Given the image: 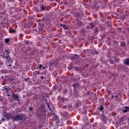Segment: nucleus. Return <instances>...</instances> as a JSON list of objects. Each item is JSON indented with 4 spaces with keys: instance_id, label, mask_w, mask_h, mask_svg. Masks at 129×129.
Masks as SVG:
<instances>
[{
    "instance_id": "nucleus-41",
    "label": "nucleus",
    "mask_w": 129,
    "mask_h": 129,
    "mask_svg": "<svg viewBox=\"0 0 129 129\" xmlns=\"http://www.w3.org/2000/svg\"><path fill=\"white\" fill-rule=\"evenodd\" d=\"M2 78H3V77H4V76H2Z\"/></svg>"
},
{
    "instance_id": "nucleus-8",
    "label": "nucleus",
    "mask_w": 129,
    "mask_h": 129,
    "mask_svg": "<svg viewBox=\"0 0 129 129\" xmlns=\"http://www.w3.org/2000/svg\"><path fill=\"white\" fill-rule=\"evenodd\" d=\"M61 114H62L64 117H66L67 115H68V112L63 111V112H61Z\"/></svg>"
},
{
    "instance_id": "nucleus-33",
    "label": "nucleus",
    "mask_w": 129,
    "mask_h": 129,
    "mask_svg": "<svg viewBox=\"0 0 129 129\" xmlns=\"http://www.w3.org/2000/svg\"><path fill=\"white\" fill-rule=\"evenodd\" d=\"M127 123H129V118H128Z\"/></svg>"
},
{
    "instance_id": "nucleus-15",
    "label": "nucleus",
    "mask_w": 129,
    "mask_h": 129,
    "mask_svg": "<svg viewBox=\"0 0 129 129\" xmlns=\"http://www.w3.org/2000/svg\"><path fill=\"white\" fill-rule=\"evenodd\" d=\"M90 25L91 26V29H93V28H94V24H93V23H90Z\"/></svg>"
},
{
    "instance_id": "nucleus-19",
    "label": "nucleus",
    "mask_w": 129,
    "mask_h": 129,
    "mask_svg": "<svg viewBox=\"0 0 129 129\" xmlns=\"http://www.w3.org/2000/svg\"><path fill=\"white\" fill-rule=\"evenodd\" d=\"M30 43V41L29 40H26L25 41L26 45H29V43Z\"/></svg>"
},
{
    "instance_id": "nucleus-14",
    "label": "nucleus",
    "mask_w": 129,
    "mask_h": 129,
    "mask_svg": "<svg viewBox=\"0 0 129 129\" xmlns=\"http://www.w3.org/2000/svg\"><path fill=\"white\" fill-rule=\"evenodd\" d=\"M55 120L56 123H59V118H58V117H55Z\"/></svg>"
},
{
    "instance_id": "nucleus-34",
    "label": "nucleus",
    "mask_w": 129,
    "mask_h": 129,
    "mask_svg": "<svg viewBox=\"0 0 129 129\" xmlns=\"http://www.w3.org/2000/svg\"><path fill=\"white\" fill-rule=\"evenodd\" d=\"M48 108H49V109H50V106L48 105Z\"/></svg>"
},
{
    "instance_id": "nucleus-12",
    "label": "nucleus",
    "mask_w": 129,
    "mask_h": 129,
    "mask_svg": "<svg viewBox=\"0 0 129 129\" xmlns=\"http://www.w3.org/2000/svg\"><path fill=\"white\" fill-rule=\"evenodd\" d=\"M33 74L34 75H35V76H36V75H39L40 74V73L37 72V71H35V72H33Z\"/></svg>"
},
{
    "instance_id": "nucleus-39",
    "label": "nucleus",
    "mask_w": 129,
    "mask_h": 129,
    "mask_svg": "<svg viewBox=\"0 0 129 129\" xmlns=\"http://www.w3.org/2000/svg\"><path fill=\"white\" fill-rule=\"evenodd\" d=\"M112 98H113V95H112Z\"/></svg>"
},
{
    "instance_id": "nucleus-27",
    "label": "nucleus",
    "mask_w": 129,
    "mask_h": 129,
    "mask_svg": "<svg viewBox=\"0 0 129 129\" xmlns=\"http://www.w3.org/2000/svg\"><path fill=\"white\" fill-rule=\"evenodd\" d=\"M40 79H41L42 80H44V77L43 76H41L40 77Z\"/></svg>"
},
{
    "instance_id": "nucleus-36",
    "label": "nucleus",
    "mask_w": 129,
    "mask_h": 129,
    "mask_svg": "<svg viewBox=\"0 0 129 129\" xmlns=\"http://www.w3.org/2000/svg\"><path fill=\"white\" fill-rule=\"evenodd\" d=\"M115 97H116V98H117V97H118L117 95H116V96H115Z\"/></svg>"
},
{
    "instance_id": "nucleus-40",
    "label": "nucleus",
    "mask_w": 129,
    "mask_h": 129,
    "mask_svg": "<svg viewBox=\"0 0 129 129\" xmlns=\"http://www.w3.org/2000/svg\"><path fill=\"white\" fill-rule=\"evenodd\" d=\"M94 124H94L93 125V126H94Z\"/></svg>"
},
{
    "instance_id": "nucleus-24",
    "label": "nucleus",
    "mask_w": 129,
    "mask_h": 129,
    "mask_svg": "<svg viewBox=\"0 0 129 129\" xmlns=\"http://www.w3.org/2000/svg\"><path fill=\"white\" fill-rule=\"evenodd\" d=\"M63 93H64L65 94H66V93H67V90H63Z\"/></svg>"
},
{
    "instance_id": "nucleus-7",
    "label": "nucleus",
    "mask_w": 129,
    "mask_h": 129,
    "mask_svg": "<svg viewBox=\"0 0 129 129\" xmlns=\"http://www.w3.org/2000/svg\"><path fill=\"white\" fill-rule=\"evenodd\" d=\"M3 89L5 91L6 93H8V92H9V87H7V86H5L4 87Z\"/></svg>"
},
{
    "instance_id": "nucleus-31",
    "label": "nucleus",
    "mask_w": 129,
    "mask_h": 129,
    "mask_svg": "<svg viewBox=\"0 0 129 129\" xmlns=\"http://www.w3.org/2000/svg\"><path fill=\"white\" fill-rule=\"evenodd\" d=\"M42 68H43V70L46 69V67H42Z\"/></svg>"
},
{
    "instance_id": "nucleus-18",
    "label": "nucleus",
    "mask_w": 129,
    "mask_h": 129,
    "mask_svg": "<svg viewBox=\"0 0 129 129\" xmlns=\"http://www.w3.org/2000/svg\"><path fill=\"white\" fill-rule=\"evenodd\" d=\"M5 42L8 43L10 42V39L9 38H6L5 39Z\"/></svg>"
},
{
    "instance_id": "nucleus-16",
    "label": "nucleus",
    "mask_w": 129,
    "mask_h": 129,
    "mask_svg": "<svg viewBox=\"0 0 129 129\" xmlns=\"http://www.w3.org/2000/svg\"><path fill=\"white\" fill-rule=\"evenodd\" d=\"M75 70H76L77 71H79L80 70V69L78 67H75Z\"/></svg>"
},
{
    "instance_id": "nucleus-25",
    "label": "nucleus",
    "mask_w": 129,
    "mask_h": 129,
    "mask_svg": "<svg viewBox=\"0 0 129 129\" xmlns=\"http://www.w3.org/2000/svg\"><path fill=\"white\" fill-rule=\"evenodd\" d=\"M35 10L36 12H39V9H38V8H35Z\"/></svg>"
},
{
    "instance_id": "nucleus-6",
    "label": "nucleus",
    "mask_w": 129,
    "mask_h": 129,
    "mask_svg": "<svg viewBox=\"0 0 129 129\" xmlns=\"http://www.w3.org/2000/svg\"><path fill=\"white\" fill-rule=\"evenodd\" d=\"M9 33H11L12 34H15V33H16V30L13 29V28H11L9 29Z\"/></svg>"
},
{
    "instance_id": "nucleus-1",
    "label": "nucleus",
    "mask_w": 129,
    "mask_h": 129,
    "mask_svg": "<svg viewBox=\"0 0 129 129\" xmlns=\"http://www.w3.org/2000/svg\"><path fill=\"white\" fill-rule=\"evenodd\" d=\"M3 116H4L5 118H7V119H13L14 121H22L25 117V114L21 113L18 115H13L9 112H4Z\"/></svg>"
},
{
    "instance_id": "nucleus-29",
    "label": "nucleus",
    "mask_w": 129,
    "mask_h": 129,
    "mask_svg": "<svg viewBox=\"0 0 129 129\" xmlns=\"http://www.w3.org/2000/svg\"><path fill=\"white\" fill-rule=\"evenodd\" d=\"M62 108H65V109L67 108V106H66V105L63 106L62 107Z\"/></svg>"
},
{
    "instance_id": "nucleus-20",
    "label": "nucleus",
    "mask_w": 129,
    "mask_h": 129,
    "mask_svg": "<svg viewBox=\"0 0 129 129\" xmlns=\"http://www.w3.org/2000/svg\"><path fill=\"white\" fill-rule=\"evenodd\" d=\"M100 110H103V107L102 106H101L99 108Z\"/></svg>"
},
{
    "instance_id": "nucleus-32",
    "label": "nucleus",
    "mask_w": 129,
    "mask_h": 129,
    "mask_svg": "<svg viewBox=\"0 0 129 129\" xmlns=\"http://www.w3.org/2000/svg\"><path fill=\"white\" fill-rule=\"evenodd\" d=\"M7 95H8V96H11V94H8Z\"/></svg>"
},
{
    "instance_id": "nucleus-37",
    "label": "nucleus",
    "mask_w": 129,
    "mask_h": 129,
    "mask_svg": "<svg viewBox=\"0 0 129 129\" xmlns=\"http://www.w3.org/2000/svg\"><path fill=\"white\" fill-rule=\"evenodd\" d=\"M20 36H23V34H20Z\"/></svg>"
},
{
    "instance_id": "nucleus-30",
    "label": "nucleus",
    "mask_w": 129,
    "mask_h": 129,
    "mask_svg": "<svg viewBox=\"0 0 129 129\" xmlns=\"http://www.w3.org/2000/svg\"><path fill=\"white\" fill-rule=\"evenodd\" d=\"M95 54H98V51H96V50H95Z\"/></svg>"
},
{
    "instance_id": "nucleus-3",
    "label": "nucleus",
    "mask_w": 129,
    "mask_h": 129,
    "mask_svg": "<svg viewBox=\"0 0 129 129\" xmlns=\"http://www.w3.org/2000/svg\"><path fill=\"white\" fill-rule=\"evenodd\" d=\"M12 97H14L15 100H19V96H18V95H16V94L14 93H13Z\"/></svg>"
},
{
    "instance_id": "nucleus-35",
    "label": "nucleus",
    "mask_w": 129,
    "mask_h": 129,
    "mask_svg": "<svg viewBox=\"0 0 129 129\" xmlns=\"http://www.w3.org/2000/svg\"><path fill=\"white\" fill-rule=\"evenodd\" d=\"M9 67H11L12 66V65L11 64H9Z\"/></svg>"
},
{
    "instance_id": "nucleus-17",
    "label": "nucleus",
    "mask_w": 129,
    "mask_h": 129,
    "mask_svg": "<svg viewBox=\"0 0 129 129\" xmlns=\"http://www.w3.org/2000/svg\"><path fill=\"white\" fill-rule=\"evenodd\" d=\"M122 111H123V112H124V113L127 112V111L126 110V108H123Z\"/></svg>"
},
{
    "instance_id": "nucleus-28",
    "label": "nucleus",
    "mask_w": 129,
    "mask_h": 129,
    "mask_svg": "<svg viewBox=\"0 0 129 129\" xmlns=\"http://www.w3.org/2000/svg\"><path fill=\"white\" fill-rule=\"evenodd\" d=\"M42 67H43V66H42V64H40V65L39 66V69H41V68H42Z\"/></svg>"
},
{
    "instance_id": "nucleus-22",
    "label": "nucleus",
    "mask_w": 129,
    "mask_h": 129,
    "mask_svg": "<svg viewBox=\"0 0 129 129\" xmlns=\"http://www.w3.org/2000/svg\"><path fill=\"white\" fill-rule=\"evenodd\" d=\"M125 108H126V110H127V112L129 111V107H128L125 106Z\"/></svg>"
},
{
    "instance_id": "nucleus-11",
    "label": "nucleus",
    "mask_w": 129,
    "mask_h": 129,
    "mask_svg": "<svg viewBox=\"0 0 129 129\" xmlns=\"http://www.w3.org/2000/svg\"><path fill=\"white\" fill-rule=\"evenodd\" d=\"M45 10H46V7L44 6H41L40 7V11H45Z\"/></svg>"
},
{
    "instance_id": "nucleus-9",
    "label": "nucleus",
    "mask_w": 129,
    "mask_h": 129,
    "mask_svg": "<svg viewBox=\"0 0 129 129\" xmlns=\"http://www.w3.org/2000/svg\"><path fill=\"white\" fill-rule=\"evenodd\" d=\"M124 63L125 64V65H128V66H129V59H126L124 61Z\"/></svg>"
},
{
    "instance_id": "nucleus-5",
    "label": "nucleus",
    "mask_w": 129,
    "mask_h": 129,
    "mask_svg": "<svg viewBox=\"0 0 129 129\" xmlns=\"http://www.w3.org/2000/svg\"><path fill=\"white\" fill-rule=\"evenodd\" d=\"M73 86L74 88V89H75L76 88L78 87V86H79V83H75L73 85Z\"/></svg>"
},
{
    "instance_id": "nucleus-38",
    "label": "nucleus",
    "mask_w": 129,
    "mask_h": 129,
    "mask_svg": "<svg viewBox=\"0 0 129 129\" xmlns=\"http://www.w3.org/2000/svg\"><path fill=\"white\" fill-rule=\"evenodd\" d=\"M104 48H106V46H104Z\"/></svg>"
},
{
    "instance_id": "nucleus-23",
    "label": "nucleus",
    "mask_w": 129,
    "mask_h": 129,
    "mask_svg": "<svg viewBox=\"0 0 129 129\" xmlns=\"http://www.w3.org/2000/svg\"><path fill=\"white\" fill-rule=\"evenodd\" d=\"M65 18L66 19H69V15H66Z\"/></svg>"
},
{
    "instance_id": "nucleus-10",
    "label": "nucleus",
    "mask_w": 129,
    "mask_h": 129,
    "mask_svg": "<svg viewBox=\"0 0 129 129\" xmlns=\"http://www.w3.org/2000/svg\"><path fill=\"white\" fill-rule=\"evenodd\" d=\"M120 46L121 47H124V46H125V42L123 41H121L120 42Z\"/></svg>"
},
{
    "instance_id": "nucleus-4",
    "label": "nucleus",
    "mask_w": 129,
    "mask_h": 129,
    "mask_svg": "<svg viewBox=\"0 0 129 129\" xmlns=\"http://www.w3.org/2000/svg\"><path fill=\"white\" fill-rule=\"evenodd\" d=\"M79 58V56L77 54H74L73 56L71 57L72 60H76V59H78Z\"/></svg>"
},
{
    "instance_id": "nucleus-21",
    "label": "nucleus",
    "mask_w": 129,
    "mask_h": 129,
    "mask_svg": "<svg viewBox=\"0 0 129 129\" xmlns=\"http://www.w3.org/2000/svg\"><path fill=\"white\" fill-rule=\"evenodd\" d=\"M73 67L72 66H70V67H68V69L69 70H71V69H72Z\"/></svg>"
},
{
    "instance_id": "nucleus-26",
    "label": "nucleus",
    "mask_w": 129,
    "mask_h": 129,
    "mask_svg": "<svg viewBox=\"0 0 129 129\" xmlns=\"http://www.w3.org/2000/svg\"><path fill=\"white\" fill-rule=\"evenodd\" d=\"M33 109H33V107H30V108H29V110H33Z\"/></svg>"
},
{
    "instance_id": "nucleus-2",
    "label": "nucleus",
    "mask_w": 129,
    "mask_h": 129,
    "mask_svg": "<svg viewBox=\"0 0 129 129\" xmlns=\"http://www.w3.org/2000/svg\"><path fill=\"white\" fill-rule=\"evenodd\" d=\"M11 52H12V50L10 49L5 50L1 56H2L3 58H6V59L10 60L11 59V57H10V53H11Z\"/></svg>"
},
{
    "instance_id": "nucleus-13",
    "label": "nucleus",
    "mask_w": 129,
    "mask_h": 129,
    "mask_svg": "<svg viewBox=\"0 0 129 129\" xmlns=\"http://www.w3.org/2000/svg\"><path fill=\"white\" fill-rule=\"evenodd\" d=\"M60 26H61V27H63V28L64 29H65L66 30L67 29V28L66 27V25H65L63 24H61Z\"/></svg>"
}]
</instances>
